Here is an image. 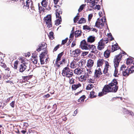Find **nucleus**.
I'll return each mask as SVG.
<instances>
[{
    "label": "nucleus",
    "instance_id": "nucleus-31",
    "mask_svg": "<svg viewBox=\"0 0 134 134\" xmlns=\"http://www.w3.org/2000/svg\"><path fill=\"white\" fill-rule=\"evenodd\" d=\"M62 21V19H58L55 21V24L58 25L60 24Z\"/></svg>",
    "mask_w": 134,
    "mask_h": 134
},
{
    "label": "nucleus",
    "instance_id": "nucleus-49",
    "mask_svg": "<svg viewBox=\"0 0 134 134\" xmlns=\"http://www.w3.org/2000/svg\"><path fill=\"white\" fill-rule=\"evenodd\" d=\"M60 47V45L58 44L53 49V51H57V49L59 48Z\"/></svg>",
    "mask_w": 134,
    "mask_h": 134
},
{
    "label": "nucleus",
    "instance_id": "nucleus-52",
    "mask_svg": "<svg viewBox=\"0 0 134 134\" xmlns=\"http://www.w3.org/2000/svg\"><path fill=\"white\" fill-rule=\"evenodd\" d=\"M104 48L103 46H100L98 45L97 46L98 49L99 50H101L103 49Z\"/></svg>",
    "mask_w": 134,
    "mask_h": 134
},
{
    "label": "nucleus",
    "instance_id": "nucleus-28",
    "mask_svg": "<svg viewBox=\"0 0 134 134\" xmlns=\"http://www.w3.org/2000/svg\"><path fill=\"white\" fill-rule=\"evenodd\" d=\"M85 96L83 95L81 96L79 99L78 102H83L85 98Z\"/></svg>",
    "mask_w": 134,
    "mask_h": 134
},
{
    "label": "nucleus",
    "instance_id": "nucleus-57",
    "mask_svg": "<svg viewBox=\"0 0 134 134\" xmlns=\"http://www.w3.org/2000/svg\"><path fill=\"white\" fill-rule=\"evenodd\" d=\"M50 96V95L49 94H47L46 95H44L43 96V97L44 98H47Z\"/></svg>",
    "mask_w": 134,
    "mask_h": 134
},
{
    "label": "nucleus",
    "instance_id": "nucleus-4",
    "mask_svg": "<svg viewBox=\"0 0 134 134\" xmlns=\"http://www.w3.org/2000/svg\"><path fill=\"white\" fill-rule=\"evenodd\" d=\"M26 5H24V6L26 7L27 8H25L26 9H28L30 7V9H29V11L31 13H33L34 10V7L33 6V2L32 1H29V0H26Z\"/></svg>",
    "mask_w": 134,
    "mask_h": 134
},
{
    "label": "nucleus",
    "instance_id": "nucleus-6",
    "mask_svg": "<svg viewBox=\"0 0 134 134\" xmlns=\"http://www.w3.org/2000/svg\"><path fill=\"white\" fill-rule=\"evenodd\" d=\"M20 59L21 60V63L19 64L18 68L19 69L20 72H23L26 70L27 68V66L26 64L24 63L25 62L23 61V60L21 58H20Z\"/></svg>",
    "mask_w": 134,
    "mask_h": 134
},
{
    "label": "nucleus",
    "instance_id": "nucleus-41",
    "mask_svg": "<svg viewBox=\"0 0 134 134\" xmlns=\"http://www.w3.org/2000/svg\"><path fill=\"white\" fill-rule=\"evenodd\" d=\"M85 5L82 4L81 5L78 10V11L79 12H81L83 9L84 7H85Z\"/></svg>",
    "mask_w": 134,
    "mask_h": 134
},
{
    "label": "nucleus",
    "instance_id": "nucleus-15",
    "mask_svg": "<svg viewBox=\"0 0 134 134\" xmlns=\"http://www.w3.org/2000/svg\"><path fill=\"white\" fill-rule=\"evenodd\" d=\"M94 64V61L91 59H89L87 61V66L88 68H90L92 67Z\"/></svg>",
    "mask_w": 134,
    "mask_h": 134
},
{
    "label": "nucleus",
    "instance_id": "nucleus-29",
    "mask_svg": "<svg viewBox=\"0 0 134 134\" xmlns=\"http://www.w3.org/2000/svg\"><path fill=\"white\" fill-rule=\"evenodd\" d=\"M86 22L85 19L83 18H81L80 20L79 21L78 23L79 24H82V23H85Z\"/></svg>",
    "mask_w": 134,
    "mask_h": 134
},
{
    "label": "nucleus",
    "instance_id": "nucleus-8",
    "mask_svg": "<svg viewBox=\"0 0 134 134\" xmlns=\"http://www.w3.org/2000/svg\"><path fill=\"white\" fill-rule=\"evenodd\" d=\"M109 85V83L108 85H105L102 90V92L104 94H107L108 93L111 92V88Z\"/></svg>",
    "mask_w": 134,
    "mask_h": 134
},
{
    "label": "nucleus",
    "instance_id": "nucleus-1",
    "mask_svg": "<svg viewBox=\"0 0 134 134\" xmlns=\"http://www.w3.org/2000/svg\"><path fill=\"white\" fill-rule=\"evenodd\" d=\"M115 57V58H114V65L115 68L114 75L115 77H117L118 75H120V72H118L116 67L118 66L119 63L122 58V55L120 53L116 55Z\"/></svg>",
    "mask_w": 134,
    "mask_h": 134
},
{
    "label": "nucleus",
    "instance_id": "nucleus-14",
    "mask_svg": "<svg viewBox=\"0 0 134 134\" xmlns=\"http://www.w3.org/2000/svg\"><path fill=\"white\" fill-rule=\"evenodd\" d=\"M89 75L88 74V73H85L84 75H81L80 77V79L82 81L86 80L87 79H89Z\"/></svg>",
    "mask_w": 134,
    "mask_h": 134
},
{
    "label": "nucleus",
    "instance_id": "nucleus-47",
    "mask_svg": "<svg viewBox=\"0 0 134 134\" xmlns=\"http://www.w3.org/2000/svg\"><path fill=\"white\" fill-rule=\"evenodd\" d=\"M18 64V62L17 61H15L14 63V68L16 69L17 68V65Z\"/></svg>",
    "mask_w": 134,
    "mask_h": 134
},
{
    "label": "nucleus",
    "instance_id": "nucleus-56",
    "mask_svg": "<svg viewBox=\"0 0 134 134\" xmlns=\"http://www.w3.org/2000/svg\"><path fill=\"white\" fill-rule=\"evenodd\" d=\"M93 15L92 14H89L88 16V20H91L92 16Z\"/></svg>",
    "mask_w": 134,
    "mask_h": 134
},
{
    "label": "nucleus",
    "instance_id": "nucleus-2",
    "mask_svg": "<svg viewBox=\"0 0 134 134\" xmlns=\"http://www.w3.org/2000/svg\"><path fill=\"white\" fill-rule=\"evenodd\" d=\"M130 71L129 70L128 67H126L124 65L121 66L119 71L120 75H123L125 77L128 76L130 74Z\"/></svg>",
    "mask_w": 134,
    "mask_h": 134
},
{
    "label": "nucleus",
    "instance_id": "nucleus-19",
    "mask_svg": "<svg viewBox=\"0 0 134 134\" xmlns=\"http://www.w3.org/2000/svg\"><path fill=\"white\" fill-rule=\"evenodd\" d=\"M95 37L92 36H90L87 38V42H88L92 43L95 40Z\"/></svg>",
    "mask_w": 134,
    "mask_h": 134
},
{
    "label": "nucleus",
    "instance_id": "nucleus-37",
    "mask_svg": "<svg viewBox=\"0 0 134 134\" xmlns=\"http://www.w3.org/2000/svg\"><path fill=\"white\" fill-rule=\"evenodd\" d=\"M128 69L130 71V74L132 73L134 71V66H132L130 68L128 67Z\"/></svg>",
    "mask_w": 134,
    "mask_h": 134
},
{
    "label": "nucleus",
    "instance_id": "nucleus-45",
    "mask_svg": "<svg viewBox=\"0 0 134 134\" xmlns=\"http://www.w3.org/2000/svg\"><path fill=\"white\" fill-rule=\"evenodd\" d=\"M101 40H102V41H103L104 43L105 44H107L108 42V39L107 38H104V39H102Z\"/></svg>",
    "mask_w": 134,
    "mask_h": 134
},
{
    "label": "nucleus",
    "instance_id": "nucleus-42",
    "mask_svg": "<svg viewBox=\"0 0 134 134\" xmlns=\"http://www.w3.org/2000/svg\"><path fill=\"white\" fill-rule=\"evenodd\" d=\"M73 75V73L72 72H70V73L69 74L65 75V76L68 78H70L71 77H72Z\"/></svg>",
    "mask_w": 134,
    "mask_h": 134
},
{
    "label": "nucleus",
    "instance_id": "nucleus-22",
    "mask_svg": "<svg viewBox=\"0 0 134 134\" xmlns=\"http://www.w3.org/2000/svg\"><path fill=\"white\" fill-rule=\"evenodd\" d=\"M126 62V63L127 65L131 63H133V64H134V58L133 59L131 58H128L127 59Z\"/></svg>",
    "mask_w": 134,
    "mask_h": 134
},
{
    "label": "nucleus",
    "instance_id": "nucleus-50",
    "mask_svg": "<svg viewBox=\"0 0 134 134\" xmlns=\"http://www.w3.org/2000/svg\"><path fill=\"white\" fill-rule=\"evenodd\" d=\"M81 53H82L81 54V55L83 56H85L88 54V52H87L81 51Z\"/></svg>",
    "mask_w": 134,
    "mask_h": 134
},
{
    "label": "nucleus",
    "instance_id": "nucleus-5",
    "mask_svg": "<svg viewBox=\"0 0 134 134\" xmlns=\"http://www.w3.org/2000/svg\"><path fill=\"white\" fill-rule=\"evenodd\" d=\"M44 21L46 23V25H47V27L50 28L52 26L51 23V16L50 15H48L44 18Z\"/></svg>",
    "mask_w": 134,
    "mask_h": 134
},
{
    "label": "nucleus",
    "instance_id": "nucleus-30",
    "mask_svg": "<svg viewBox=\"0 0 134 134\" xmlns=\"http://www.w3.org/2000/svg\"><path fill=\"white\" fill-rule=\"evenodd\" d=\"M62 12L59 11V12L58 11L57 12L56 14V16L57 18H58V19H62L61 16L60 15V14H62Z\"/></svg>",
    "mask_w": 134,
    "mask_h": 134
},
{
    "label": "nucleus",
    "instance_id": "nucleus-10",
    "mask_svg": "<svg viewBox=\"0 0 134 134\" xmlns=\"http://www.w3.org/2000/svg\"><path fill=\"white\" fill-rule=\"evenodd\" d=\"M38 48L36 50L37 52H39L42 50L45 49L46 47V43L43 42L40 43L38 45Z\"/></svg>",
    "mask_w": 134,
    "mask_h": 134
},
{
    "label": "nucleus",
    "instance_id": "nucleus-21",
    "mask_svg": "<svg viewBox=\"0 0 134 134\" xmlns=\"http://www.w3.org/2000/svg\"><path fill=\"white\" fill-rule=\"evenodd\" d=\"M104 61V60L103 59H99L97 61V67L101 66L103 64V63Z\"/></svg>",
    "mask_w": 134,
    "mask_h": 134
},
{
    "label": "nucleus",
    "instance_id": "nucleus-55",
    "mask_svg": "<svg viewBox=\"0 0 134 134\" xmlns=\"http://www.w3.org/2000/svg\"><path fill=\"white\" fill-rule=\"evenodd\" d=\"M95 8L99 10L100 9V6L99 5H96V6Z\"/></svg>",
    "mask_w": 134,
    "mask_h": 134
},
{
    "label": "nucleus",
    "instance_id": "nucleus-17",
    "mask_svg": "<svg viewBox=\"0 0 134 134\" xmlns=\"http://www.w3.org/2000/svg\"><path fill=\"white\" fill-rule=\"evenodd\" d=\"M102 73L101 71H99L97 70H96L94 72V78H99L100 76L99 75H102Z\"/></svg>",
    "mask_w": 134,
    "mask_h": 134
},
{
    "label": "nucleus",
    "instance_id": "nucleus-54",
    "mask_svg": "<svg viewBox=\"0 0 134 134\" xmlns=\"http://www.w3.org/2000/svg\"><path fill=\"white\" fill-rule=\"evenodd\" d=\"M107 71H108L107 69H105V68L103 71V73L104 74H105L106 75H107V74H106L108 72Z\"/></svg>",
    "mask_w": 134,
    "mask_h": 134
},
{
    "label": "nucleus",
    "instance_id": "nucleus-63",
    "mask_svg": "<svg viewBox=\"0 0 134 134\" xmlns=\"http://www.w3.org/2000/svg\"><path fill=\"white\" fill-rule=\"evenodd\" d=\"M77 113V109H76L74 112V114H75V115H73L74 116H75L76 115V114Z\"/></svg>",
    "mask_w": 134,
    "mask_h": 134
},
{
    "label": "nucleus",
    "instance_id": "nucleus-35",
    "mask_svg": "<svg viewBox=\"0 0 134 134\" xmlns=\"http://www.w3.org/2000/svg\"><path fill=\"white\" fill-rule=\"evenodd\" d=\"M53 34L54 33L53 32H51L49 33L48 35L49 37L51 40H53L54 38Z\"/></svg>",
    "mask_w": 134,
    "mask_h": 134
},
{
    "label": "nucleus",
    "instance_id": "nucleus-23",
    "mask_svg": "<svg viewBox=\"0 0 134 134\" xmlns=\"http://www.w3.org/2000/svg\"><path fill=\"white\" fill-rule=\"evenodd\" d=\"M110 51V50H107L104 53V56L105 57L107 58L109 56Z\"/></svg>",
    "mask_w": 134,
    "mask_h": 134
},
{
    "label": "nucleus",
    "instance_id": "nucleus-16",
    "mask_svg": "<svg viewBox=\"0 0 134 134\" xmlns=\"http://www.w3.org/2000/svg\"><path fill=\"white\" fill-rule=\"evenodd\" d=\"M120 48L119 47L117 43H116L112 46L111 51L112 52H114L115 51L118 49Z\"/></svg>",
    "mask_w": 134,
    "mask_h": 134
},
{
    "label": "nucleus",
    "instance_id": "nucleus-33",
    "mask_svg": "<svg viewBox=\"0 0 134 134\" xmlns=\"http://www.w3.org/2000/svg\"><path fill=\"white\" fill-rule=\"evenodd\" d=\"M95 93L94 91H92L91 92L90 94V97L91 98L96 97L97 96L95 95Z\"/></svg>",
    "mask_w": 134,
    "mask_h": 134
},
{
    "label": "nucleus",
    "instance_id": "nucleus-27",
    "mask_svg": "<svg viewBox=\"0 0 134 134\" xmlns=\"http://www.w3.org/2000/svg\"><path fill=\"white\" fill-rule=\"evenodd\" d=\"M42 6L45 7H47L48 5V2L47 0H43L41 2Z\"/></svg>",
    "mask_w": 134,
    "mask_h": 134
},
{
    "label": "nucleus",
    "instance_id": "nucleus-51",
    "mask_svg": "<svg viewBox=\"0 0 134 134\" xmlns=\"http://www.w3.org/2000/svg\"><path fill=\"white\" fill-rule=\"evenodd\" d=\"M47 52H48L47 51H44L42 52L40 55L44 57V56H45L46 54L47 53Z\"/></svg>",
    "mask_w": 134,
    "mask_h": 134
},
{
    "label": "nucleus",
    "instance_id": "nucleus-34",
    "mask_svg": "<svg viewBox=\"0 0 134 134\" xmlns=\"http://www.w3.org/2000/svg\"><path fill=\"white\" fill-rule=\"evenodd\" d=\"M66 59H63L62 60L60 61L58 63V64H60V65H61L64 64L66 63Z\"/></svg>",
    "mask_w": 134,
    "mask_h": 134
},
{
    "label": "nucleus",
    "instance_id": "nucleus-59",
    "mask_svg": "<svg viewBox=\"0 0 134 134\" xmlns=\"http://www.w3.org/2000/svg\"><path fill=\"white\" fill-rule=\"evenodd\" d=\"M91 30L95 31L96 32H97V30L96 29L92 27L91 28Z\"/></svg>",
    "mask_w": 134,
    "mask_h": 134
},
{
    "label": "nucleus",
    "instance_id": "nucleus-46",
    "mask_svg": "<svg viewBox=\"0 0 134 134\" xmlns=\"http://www.w3.org/2000/svg\"><path fill=\"white\" fill-rule=\"evenodd\" d=\"M78 16L77 15L75 17L74 19V23H76L77 21L78 20L79 18Z\"/></svg>",
    "mask_w": 134,
    "mask_h": 134
},
{
    "label": "nucleus",
    "instance_id": "nucleus-43",
    "mask_svg": "<svg viewBox=\"0 0 134 134\" xmlns=\"http://www.w3.org/2000/svg\"><path fill=\"white\" fill-rule=\"evenodd\" d=\"M68 40V38L67 37L65 39L62 40V45H64L67 42Z\"/></svg>",
    "mask_w": 134,
    "mask_h": 134
},
{
    "label": "nucleus",
    "instance_id": "nucleus-64",
    "mask_svg": "<svg viewBox=\"0 0 134 134\" xmlns=\"http://www.w3.org/2000/svg\"><path fill=\"white\" fill-rule=\"evenodd\" d=\"M76 45V44L75 42H73L72 43V44L71 46V47H73L74 46H75Z\"/></svg>",
    "mask_w": 134,
    "mask_h": 134
},
{
    "label": "nucleus",
    "instance_id": "nucleus-40",
    "mask_svg": "<svg viewBox=\"0 0 134 134\" xmlns=\"http://www.w3.org/2000/svg\"><path fill=\"white\" fill-rule=\"evenodd\" d=\"M102 40H100V41L98 43V45L100 46H103L104 47V45L105 43H104L103 41V42L102 41Z\"/></svg>",
    "mask_w": 134,
    "mask_h": 134
},
{
    "label": "nucleus",
    "instance_id": "nucleus-18",
    "mask_svg": "<svg viewBox=\"0 0 134 134\" xmlns=\"http://www.w3.org/2000/svg\"><path fill=\"white\" fill-rule=\"evenodd\" d=\"M72 53L74 54L75 56H78L80 55L81 53V52L80 50L77 49L73 51L72 52Z\"/></svg>",
    "mask_w": 134,
    "mask_h": 134
},
{
    "label": "nucleus",
    "instance_id": "nucleus-12",
    "mask_svg": "<svg viewBox=\"0 0 134 134\" xmlns=\"http://www.w3.org/2000/svg\"><path fill=\"white\" fill-rule=\"evenodd\" d=\"M63 52H62L58 55L57 58L55 61V64H56L57 66L58 67L60 66V64H58V63H59V61L60 60L61 58L63 55Z\"/></svg>",
    "mask_w": 134,
    "mask_h": 134
},
{
    "label": "nucleus",
    "instance_id": "nucleus-36",
    "mask_svg": "<svg viewBox=\"0 0 134 134\" xmlns=\"http://www.w3.org/2000/svg\"><path fill=\"white\" fill-rule=\"evenodd\" d=\"M93 87V84H89L86 87V89L88 90H90Z\"/></svg>",
    "mask_w": 134,
    "mask_h": 134
},
{
    "label": "nucleus",
    "instance_id": "nucleus-13",
    "mask_svg": "<svg viewBox=\"0 0 134 134\" xmlns=\"http://www.w3.org/2000/svg\"><path fill=\"white\" fill-rule=\"evenodd\" d=\"M123 111L124 114H129L132 116H134V114L132 111L127 109L125 108H123Z\"/></svg>",
    "mask_w": 134,
    "mask_h": 134
},
{
    "label": "nucleus",
    "instance_id": "nucleus-60",
    "mask_svg": "<svg viewBox=\"0 0 134 134\" xmlns=\"http://www.w3.org/2000/svg\"><path fill=\"white\" fill-rule=\"evenodd\" d=\"M87 72H86V73H88V74H91L92 73V72L90 69H87Z\"/></svg>",
    "mask_w": 134,
    "mask_h": 134
},
{
    "label": "nucleus",
    "instance_id": "nucleus-48",
    "mask_svg": "<svg viewBox=\"0 0 134 134\" xmlns=\"http://www.w3.org/2000/svg\"><path fill=\"white\" fill-rule=\"evenodd\" d=\"M15 103V101H13L10 103V105L12 108H14V107Z\"/></svg>",
    "mask_w": 134,
    "mask_h": 134
},
{
    "label": "nucleus",
    "instance_id": "nucleus-44",
    "mask_svg": "<svg viewBox=\"0 0 134 134\" xmlns=\"http://www.w3.org/2000/svg\"><path fill=\"white\" fill-rule=\"evenodd\" d=\"M69 83L71 85L74 83V79L73 78L69 79Z\"/></svg>",
    "mask_w": 134,
    "mask_h": 134
},
{
    "label": "nucleus",
    "instance_id": "nucleus-58",
    "mask_svg": "<svg viewBox=\"0 0 134 134\" xmlns=\"http://www.w3.org/2000/svg\"><path fill=\"white\" fill-rule=\"evenodd\" d=\"M104 94L103 92H102L99 93L98 95L99 96H103Z\"/></svg>",
    "mask_w": 134,
    "mask_h": 134
},
{
    "label": "nucleus",
    "instance_id": "nucleus-26",
    "mask_svg": "<svg viewBox=\"0 0 134 134\" xmlns=\"http://www.w3.org/2000/svg\"><path fill=\"white\" fill-rule=\"evenodd\" d=\"M82 71L79 68L75 69L74 70V73L77 75H80L82 72Z\"/></svg>",
    "mask_w": 134,
    "mask_h": 134
},
{
    "label": "nucleus",
    "instance_id": "nucleus-61",
    "mask_svg": "<svg viewBox=\"0 0 134 134\" xmlns=\"http://www.w3.org/2000/svg\"><path fill=\"white\" fill-rule=\"evenodd\" d=\"M59 0H54V3L55 4H57Z\"/></svg>",
    "mask_w": 134,
    "mask_h": 134
},
{
    "label": "nucleus",
    "instance_id": "nucleus-24",
    "mask_svg": "<svg viewBox=\"0 0 134 134\" xmlns=\"http://www.w3.org/2000/svg\"><path fill=\"white\" fill-rule=\"evenodd\" d=\"M81 35V30H77L75 32V37H78L80 36Z\"/></svg>",
    "mask_w": 134,
    "mask_h": 134
},
{
    "label": "nucleus",
    "instance_id": "nucleus-7",
    "mask_svg": "<svg viewBox=\"0 0 134 134\" xmlns=\"http://www.w3.org/2000/svg\"><path fill=\"white\" fill-rule=\"evenodd\" d=\"M80 46L83 49H88L90 47V45L87 44L85 40L82 41L80 43Z\"/></svg>",
    "mask_w": 134,
    "mask_h": 134
},
{
    "label": "nucleus",
    "instance_id": "nucleus-9",
    "mask_svg": "<svg viewBox=\"0 0 134 134\" xmlns=\"http://www.w3.org/2000/svg\"><path fill=\"white\" fill-rule=\"evenodd\" d=\"M104 23L102 19L97 21L95 23V26L100 29H102L104 26Z\"/></svg>",
    "mask_w": 134,
    "mask_h": 134
},
{
    "label": "nucleus",
    "instance_id": "nucleus-11",
    "mask_svg": "<svg viewBox=\"0 0 134 134\" xmlns=\"http://www.w3.org/2000/svg\"><path fill=\"white\" fill-rule=\"evenodd\" d=\"M72 72V71L69 68L66 67L64 68L63 70L62 74L63 76H65V75Z\"/></svg>",
    "mask_w": 134,
    "mask_h": 134
},
{
    "label": "nucleus",
    "instance_id": "nucleus-32",
    "mask_svg": "<svg viewBox=\"0 0 134 134\" xmlns=\"http://www.w3.org/2000/svg\"><path fill=\"white\" fill-rule=\"evenodd\" d=\"M44 57L41 55H40V61L41 64H43L44 63Z\"/></svg>",
    "mask_w": 134,
    "mask_h": 134
},
{
    "label": "nucleus",
    "instance_id": "nucleus-3",
    "mask_svg": "<svg viewBox=\"0 0 134 134\" xmlns=\"http://www.w3.org/2000/svg\"><path fill=\"white\" fill-rule=\"evenodd\" d=\"M118 82L115 79H114L111 81V82L109 83V85L110 86L111 92H116L118 91V87L117 85Z\"/></svg>",
    "mask_w": 134,
    "mask_h": 134
},
{
    "label": "nucleus",
    "instance_id": "nucleus-39",
    "mask_svg": "<svg viewBox=\"0 0 134 134\" xmlns=\"http://www.w3.org/2000/svg\"><path fill=\"white\" fill-rule=\"evenodd\" d=\"M83 29L84 30H91V28L87 25H85L83 26Z\"/></svg>",
    "mask_w": 134,
    "mask_h": 134
},
{
    "label": "nucleus",
    "instance_id": "nucleus-25",
    "mask_svg": "<svg viewBox=\"0 0 134 134\" xmlns=\"http://www.w3.org/2000/svg\"><path fill=\"white\" fill-rule=\"evenodd\" d=\"M89 49L91 50L92 51H91L92 52H96V51H97L96 50V47L94 45H90V47L89 48Z\"/></svg>",
    "mask_w": 134,
    "mask_h": 134
},
{
    "label": "nucleus",
    "instance_id": "nucleus-62",
    "mask_svg": "<svg viewBox=\"0 0 134 134\" xmlns=\"http://www.w3.org/2000/svg\"><path fill=\"white\" fill-rule=\"evenodd\" d=\"M74 36V33L73 32H72V33H71L70 34V38H72Z\"/></svg>",
    "mask_w": 134,
    "mask_h": 134
},
{
    "label": "nucleus",
    "instance_id": "nucleus-53",
    "mask_svg": "<svg viewBox=\"0 0 134 134\" xmlns=\"http://www.w3.org/2000/svg\"><path fill=\"white\" fill-rule=\"evenodd\" d=\"M5 71H7V73H8H8H10V72L9 71L10 69H9V68H8V67H7V68L6 67V68H5Z\"/></svg>",
    "mask_w": 134,
    "mask_h": 134
},
{
    "label": "nucleus",
    "instance_id": "nucleus-38",
    "mask_svg": "<svg viewBox=\"0 0 134 134\" xmlns=\"http://www.w3.org/2000/svg\"><path fill=\"white\" fill-rule=\"evenodd\" d=\"M35 56L34 57V58H33L32 59V61L35 64H36L37 62V59L35 57V56H36V55L35 54L34 55Z\"/></svg>",
    "mask_w": 134,
    "mask_h": 134
},
{
    "label": "nucleus",
    "instance_id": "nucleus-20",
    "mask_svg": "<svg viewBox=\"0 0 134 134\" xmlns=\"http://www.w3.org/2000/svg\"><path fill=\"white\" fill-rule=\"evenodd\" d=\"M81 84L79 83L77 84H74L72 86L71 88L72 90H75L78 88L81 87Z\"/></svg>",
    "mask_w": 134,
    "mask_h": 134
}]
</instances>
